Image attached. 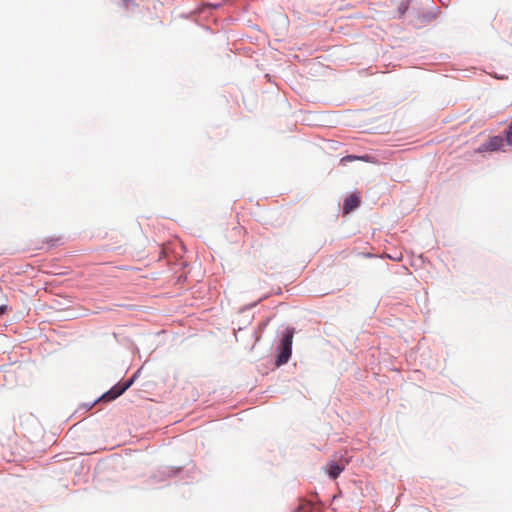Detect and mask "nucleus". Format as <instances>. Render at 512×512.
<instances>
[{
  "label": "nucleus",
  "instance_id": "nucleus-1",
  "mask_svg": "<svg viewBox=\"0 0 512 512\" xmlns=\"http://www.w3.org/2000/svg\"><path fill=\"white\" fill-rule=\"evenodd\" d=\"M294 330L287 328L280 345V353L278 355L276 365L281 366L288 362L292 354V341H293Z\"/></svg>",
  "mask_w": 512,
  "mask_h": 512
},
{
  "label": "nucleus",
  "instance_id": "nucleus-2",
  "mask_svg": "<svg viewBox=\"0 0 512 512\" xmlns=\"http://www.w3.org/2000/svg\"><path fill=\"white\" fill-rule=\"evenodd\" d=\"M129 386L130 383L117 384L111 390L103 394L101 399L104 401H112L122 395Z\"/></svg>",
  "mask_w": 512,
  "mask_h": 512
},
{
  "label": "nucleus",
  "instance_id": "nucleus-3",
  "mask_svg": "<svg viewBox=\"0 0 512 512\" xmlns=\"http://www.w3.org/2000/svg\"><path fill=\"white\" fill-rule=\"evenodd\" d=\"M360 204V197L356 194H352L348 196L343 205V211L345 214L350 213L354 209H356Z\"/></svg>",
  "mask_w": 512,
  "mask_h": 512
},
{
  "label": "nucleus",
  "instance_id": "nucleus-4",
  "mask_svg": "<svg viewBox=\"0 0 512 512\" xmlns=\"http://www.w3.org/2000/svg\"><path fill=\"white\" fill-rule=\"evenodd\" d=\"M343 470L344 467L336 463H330L327 465V472L332 479H336Z\"/></svg>",
  "mask_w": 512,
  "mask_h": 512
},
{
  "label": "nucleus",
  "instance_id": "nucleus-5",
  "mask_svg": "<svg viewBox=\"0 0 512 512\" xmlns=\"http://www.w3.org/2000/svg\"><path fill=\"white\" fill-rule=\"evenodd\" d=\"M503 140L500 137H493L486 144V150L494 151L502 146Z\"/></svg>",
  "mask_w": 512,
  "mask_h": 512
},
{
  "label": "nucleus",
  "instance_id": "nucleus-6",
  "mask_svg": "<svg viewBox=\"0 0 512 512\" xmlns=\"http://www.w3.org/2000/svg\"><path fill=\"white\" fill-rule=\"evenodd\" d=\"M354 160L369 161V156L365 155V156L357 157V156H353V155H348L341 159V163H345L347 161H354Z\"/></svg>",
  "mask_w": 512,
  "mask_h": 512
},
{
  "label": "nucleus",
  "instance_id": "nucleus-7",
  "mask_svg": "<svg viewBox=\"0 0 512 512\" xmlns=\"http://www.w3.org/2000/svg\"><path fill=\"white\" fill-rule=\"evenodd\" d=\"M507 142L512 145V121L509 127V131L507 133Z\"/></svg>",
  "mask_w": 512,
  "mask_h": 512
},
{
  "label": "nucleus",
  "instance_id": "nucleus-8",
  "mask_svg": "<svg viewBox=\"0 0 512 512\" xmlns=\"http://www.w3.org/2000/svg\"><path fill=\"white\" fill-rule=\"evenodd\" d=\"M7 310H8L7 305H2V306H0V315H2V314H4V313H6V312H7Z\"/></svg>",
  "mask_w": 512,
  "mask_h": 512
},
{
  "label": "nucleus",
  "instance_id": "nucleus-9",
  "mask_svg": "<svg viewBox=\"0 0 512 512\" xmlns=\"http://www.w3.org/2000/svg\"><path fill=\"white\" fill-rule=\"evenodd\" d=\"M124 5L128 8L130 5L135 6L132 0H124Z\"/></svg>",
  "mask_w": 512,
  "mask_h": 512
}]
</instances>
